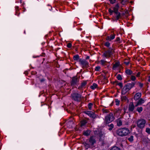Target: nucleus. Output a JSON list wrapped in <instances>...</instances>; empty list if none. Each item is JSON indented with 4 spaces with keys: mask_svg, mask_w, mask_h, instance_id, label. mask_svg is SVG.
Segmentation results:
<instances>
[{
    "mask_svg": "<svg viewBox=\"0 0 150 150\" xmlns=\"http://www.w3.org/2000/svg\"><path fill=\"white\" fill-rule=\"evenodd\" d=\"M146 122L144 119H141L137 121V127L140 128H143L145 125Z\"/></svg>",
    "mask_w": 150,
    "mask_h": 150,
    "instance_id": "6",
    "label": "nucleus"
},
{
    "mask_svg": "<svg viewBox=\"0 0 150 150\" xmlns=\"http://www.w3.org/2000/svg\"><path fill=\"white\" fill-rule=\"evenodd\" d=\"M102 111L103 113H108L109 112L108 110L105 109H103Z\"/></svg>",
    "mask_w": 150,
    "mask_h": 150,
    "instance_id": "46",
    "label": "nucleus"
},
{
    "mask_svg": "<svg viewBox=\"0 0 150 150\" xmlns=\"http://www.w3.org/2000/svg\"><path fill=\"white\" fill-rule=\"evenodd\" d=\"M71 96L73 99L76 101L80 102L81 99V96L78 93H73Z\"/></svg>",
    "mask_w": 150,
    "mask_h": 150,
    "instance_id": "7",
    "label": "nucleus"
},
{
    "mask_svg": "<svg viewBox=\"0 0 150 150\" xmlns=\"http://www.w3.org/2000/svg\"><path fill=\"white\" fill-rule=\"evenodd\" d=\"M116 133L118 135L123 137L127 135L129 133V131L128 128H124L118 129Z\"/></svg>",
    "mask_w": 150,
    "mask_h": 150,
    "instance_id": "2",
    "label": "nucleus"
},
{
    "mask_svg": "<svg viewBox=\"0 0 150 150\" xmlns=\"http://www.w3.org/2000/svg\"><path fill=\"white\" fill-rule=\"evenodd\" d=\"M104 45L106 47H109L110 45V44L109 42H106L104 43Z\"/></svg>",
    "mask_w": 150,
    "mask_h": 150,
    "instance_id": "38",
    "label": "nucleus"
},
{
    "mask_svg": "<svg viewBox=\"0 0 150 150\" xmlns=\"http://www.w3.org/2000/svg\"><path fill=\"white\" fill-rule=\"evenodd\" d=\"M20 2L21 3H22V0H20Z\"/></svg>",
    "mask_w": 150,
    "mask_h": 150,
    "instance_id": "58",
    "label": "nucleus"
},
{
    "mask_svg": "<svg viewBox=\"0 0 150 150\" xmlns=\"http://www.w3.org/2000/svg\"><path fill=\"white\" fill-rule=\"evenodd\" d=\"M42 103H41V106H42Z\"/></svg>",
    "mask_w": 150,
    "mask_h": 150,
    "instance_id": "61",
    "label": "nucleus"
},
{
    "mask_svg": "<svg viewBox=\"0 0 150 150\" xmlns=\"http://www.w3.org/2000/svg\"><path fill=\"white\" fill-rule=\"evenodd\" d=\"M89 56H87L86 58V59H89Z\"/></svg>",
    "mask_w": 150,
    "mask_h": 150,
    "instance_id": "54",
    "label": "nucleus"
},
{
    "mask_svg": "<svg viewBox=\"0 0 150 150\" xmlns=\"http://www.w3.org/2000/svg\"><path fill=\"white\" fill-rule=\"evenodd\" d=\"M125 64H126L127 65L128 64L129 62H125Z\"/></svg>",
    "mask_w": 150,
    "mask_h": 150,
    "instance_id": "56",
    "label": "nucleus"
},
{
    "mask_svg": "<svg viewBox=\"0 0 150 150\" xmlns=\"http://www.w3.org/2000/svg\"><path fill=\"white\" fill-rule=\"evenodd\" d=\"M108 126L109 127V130L110 131L112 130L114 127V125L112 123L110 124V125H108Z\"/></svg>",
    "mask_w": 150,
    "mask_h": 150,
    "instance_id": "24",
    "label": "nucleus"
},
{
    "mask_svg": "<svg viewBox=\"0 0 150 150\" xmlns=\"http://www.w3.org/2000/svg\"><path fill=\"white\" fill-rule=\"evenodd\" d=\"M117 85L119 86L121 88L123 87L122 83L119 82L117 83Z\"/></svg>",
    "mask_w": 150,
    "mask_h": 150,
    "instance_id": "47",
    "label": "nucleus"
},
{
    "mask_svg": "<svg viewBox=\"0 0 150 150\" xmlns=\"http://www.w3.org/2000/svg\"><path fill=\"white\" fill-rule=\"evenodd\" d=\"M115 34L111 35L110 36H107L106 39L107 40L111 41L115 38Z\"/></svg>",
    "mask_w": 150,
    "mask_h": 150,
    "instance_id": "18",
    "label": "nucleus"
},
{
    "mask_svg": "<svg viewBox=\"0 0 150 150\" xmlns=\"http://www.w3.org/2000/svg\"><path fill=\"white\" fill-rule=\"evenodd\" d=\"M114 13L115 14L116 20L121 18V16L120 13L118 11L114 12Z\"/></svg>",
    "mask_w": 150,
    "mask_h": 150,
    "instance_id": "16",
    "label": "nucleus"
},
{
    "mask_svg": "<svg viewBox=\"0 0 150 150\" xmlns=\"http://www.w3.org/2000/svg\"><path fill=\"white\" fill-rule=\"evenodd\" d=\"M91 131L90 130H87L86 131H84L83 132V134L86 136H88L90 135Z\"/></svg>",
    "mask_w": 150,
    "mask_h": 150,
    "instance_id": "20",
    "label": "nucleus"
},
{
    "mask_svg": "<svg viewBox=\"0 0 150 150\" xmlns=\"http://www.w3.org/2000/svg\"><path fill=\"white\" fill-rule=\"evenodd\" d=\"M130 2L131 3H133V1H131Z\"/></svg>",
    "mask_w": 150,
    "mask_h": 150,
    "instance_id": "60",
    "label": "nucleus"
},
{
    "mask_svg": "<svg viewBox=\"0 0 150 150\" xmlns=\"http://www.w3.org/2000/svg\"><path fill=\"white\" fill-rule=\"evenodd\" d=\"M79 81V78L76 76H74L71 78L70 82L72 86H74L77 84Z\"/></svg>",
    "mask_w": 150,
    "mask_h": 150,
    "instance_id": "5",
    "label": "nucleus"
},
{
    "mask_svg": "<svg viewBox=\"0 0 150 150\" xmlns=\"http://www.w3.org/2000/svg\"><path fill=\"white\" fill-rule=\"evenodd\" d=\"M47 8H48L50 11H51L52 9V6L49 4L47 5Z\"/></svg>",
    "mask_w": 150,
    "mask_h": 150,
    "instance_id": "43",
    "label": "nucleus"
},
{
    "mask_svg": "<svg viewBox=\"0 0 150 150\" xmlns=\"http://www.w3.org/2000/svg\"><path fill=\"white\" fill-rule=\"evenodd\" d=\"M122 125V122L121 120H119L117 122V125L118 126H121Z\"/></svg>",
    "mask_w": 150,
    "mask_h": 150,
    "instance_id": "32",
    "label": "nucleus"
},
{
    "mask_svg": "<svg viewBox=\"0 0 150 150\" xmlns=\"http://www.w3.org/2000/svg\"><path fill=\"white\" fill-rule=\"evenodd\" d=\"M114 51L112 48H109L108 50L105 51L102 56L106 58H109L114 54Z\"/></svg>",
    "mask_w": 150,
    "mask_h": 150,
    "instance_id": "3",
    "label": "nucleus"
},
{
    "mask_svg": "<svg viewBox=\"0 0 150 150\" xmlns=\"http://www.w3.org/2000/svg\"><path fill=\"white\" fill-rule=\"evenodd\" d=\"M87 84V82L86 81H83L81 83V86H82L83 88Z\"/></svg>",
    "mask_w": 150,
    "mask_h": 150,
    "instance_id": "39",
    "label": "nucleus"
},
{
    "mask_svg": "<svg viewBox=\"0 0 150 150\" xmlns=\"http://www.w3.org/2000/svg\"><path fill=\"white\" fill-rule=\"evenodd\" d=\"M125 72L127 75H131L133 73L132 71L128 69L126 70Z\"/></svg>",
    "mask_w": 150,
    "mask_h": 150,
    "instance_id": "23",
    "label": "nucleus"
},
{
    "mask_svg": "<svg viewBox=\"0 0 150 150\" xmlns=\"http://www.w3.org/2000/svg\"><path fill=\"white\" fill-rule=\"evenodd\" d=\"M116 0H109L110 4H113L115 3Z\"/></svg>",
    "mask_w": 150,
    "mask_h": 150,
    "instance_id": "44",
    "label": "nucleus"
},
{
    "mask_svg": "<svg viewBox=\"0 0 150 150\" xmlns=\"http://www.w3.org/2000/svg\"><path fill=\"white\" fill-rule=\"evenodd\" d=\"M122 110V109L119 108L115 109L114 112L115 116L117 117H118L120 114Z\"/></svg>",
    "mask_w": 150,
    "mask_h": 150,
    "instance_id": "12",
    "label": "nucleus"
},
{
    "mask_svg": "<svg viewBox=\"0 0 150 150\" xmlns=\"http://www.w3.org/2000/svg\"><path fill=\"white\" fill-rule=\"evenodd\" d=\"M140 74V72H138L136 75L137 77H139Z\"/></svg>",
    "mask_w": 150,
    "mask_h": 150,
    "instance_id": "51",
    "label": "nucleus"
},
{
    "mask_svg": "<svg viewBox=\"0 0 150 150\" xmlns=\"http://www.w3.org/2000/svg\"><path fill=\"white\" fill-rule=\"evenodd\" d=\"M78 61L82 68H87L88 67V63L85 59H80Z\"/></svg>",
    "mask_w": 150,
    "mask_h": 150,
    "instance_id": "8",
    "label": "nucleus"
},
{
    "mask_svg": "<svg viewBox=\"0 0 150 150\" xmlns=\"http://www.w3.org/2000/svg\"><path fill=\"white\" fill-rule=\"evenodd\" d=\"M108 11L110 15H112L113 12H114V10H112L111 8L108 9Z\"/></svg>",
    "mask_w": 150,
    "mask_h": 150,
    "instance_id": "41",
    "label": "nucleus"
},
{
    "mask_svg": "<svg viewBox=\"0 0 150 150\" xmlns=\"http://www.w3.org/2000/svg\"><path fill=\"white\" fill-rule=\"evenodd\" d=\"M117 79L119 80H121L122 79V77L121 76L120 74H118L117 76Z\"/></svg>",
    "mask_w": 150,
    "mask_h": 150,
    "instance_id": "35",
    "label": "nucleus"
},
{
    "mask_svg": "<svg viewBox=\"0 0 150 150\" xmlns=\"http://www.w3.org/2000/svg\"><path fill=\"white\" fill-rule=\"evenodd\" d=\"M141 95L142 94L141 93H137L134 96V99L135 100H138L141 97Z\"/></svg>",
    "mask_w": 150,
    "mask_h": 150,
    "instance_id": "19",
    "label": "nucleus"
},
{
    "mask_svg": "<svg viewBox=\"0 0 150 150\" xmlns=\"http://www.w3.org/2000/svg\"><path fill=\"white\" fill-rule=\"evenodd\" d=\"M137 110L139 113H140L143 110V108L142 107H138L137 109Z\"/></svg>",
    "mask_w": 150,
    "mask_h": 150,
    "instance_id": "29",
    "label": "nucleus"
},
{
    "mask_svg": "<svg viewBox=\"0 0 150 150\" xmlns=\"http://www.w3.org/2000/svg\"><path fill=\"white\" fill-rule=\"evenodd\" d=\"M135 84V82H132L131 83L127 84L125 85L128 88L129 90L134 87Z\"/></svg>",
    "mask_w": 150,
    "mask_h": 150,
    "instance_id": "15",
    "label": "nucleus"
},
{
    "mask_svg": "<svg viewBox=\"0 0 150 150\" xmlns=\"http://www.w3.org/2000/svg\"><path fill=\"white\" fill-rule=\"evenodd\" d=\"M121 1V3L123 5H125L126 3L128 1L127 0H120Z\"/></svg>",
    "mask_w": 150,
    "mask_h": 150,
    "instance_id": "30",
    "label": "nucleus"
},
{
    "mask_svg": "<svg viewBox=\"0 0 150 150\" xmlns=\"http://www.w3.org/2000/svg\"><path fill=\"white\" fill-rule=\"evenodd\" d=\"M123 110H124V111H126V110H127V108H124V109H123Z\"/></svg>",
    "mask_w": 150,
    "mask_h": 150,
    "instance_id": "55",
    "label": "nucleus"
},
{
    "mask_svg": "<svg viewBox=\"0 0 150 150\" xmlns=\"http://www.w3.org/2000/svg\"><path fill=\"white\" fill-rule=\"evenodd\" d=\"M108 71H106V72H105V74H106L107 73H108Z\"/></svg>",
    "mask_w": 150,
    "mask_h": 150,
    "instance_id": "59",
    "label": "nucleus"
},
{
    "mask_svg": "<svg viewBox=\"0 0 150 150\" xmlns=\"http://www.w3.org/2000/svg\"><path fill=\"white\" fill-rule=\"evenodd\" d=\"M93 105V104L91 103H89L88 105V108L89 110H91V108H92V106Z\"/></svg>",
    "mask_w": 150,
    "mask_h": 150,
    "instance_id": "36",
    "label": "nucleus"
},
{
    "mask_svg": "<svg viewBox=\"0 0 150 150\" xmlns=\"http://www.w3.org/2000/svg\"><path fill=\"white\" fill-rule=\"evenodd\" d=\"M109 62H108L102 59L100 61V64L103 66H107V67L110 66Z\"/></svg>",
    "mask_w": 150,
    "mask_h": 150,
    "instance_id": "13",
    "label": "nucleus"
},
{
    "mask_svg": "<svg viewBox=\"0 0 150 150\" xmlns=\"http://www.w3.org/2000/svg\"><path fill=\"white\" fill-rule=\"evenodd\" d=\"M148 80V81L150 82V76H149Z\"/></svg>",
    "mask_w": 150,
    "mask_h": 150,
    "instance_id": "53",
    "label": "nucleus"
},
{
    "mask_svg": "<svg viewBox=\"0 0 150 150\" xmlns=\"http://www.w3.org/2000/svg\"><path fill=\"white\" fill-rule=\"evenodd\" d=\"M129 90L128 88L126 86V85H125L122 89L121 93L122 95H124Z\"/></svg>",
    "mask_w": 150,
    "mask_h": 150,
    "instance_id": "14",
    "label": "nucleus"
},
{
    "mask_svg": "<svg viewBox=\"0 0 150 150\" xmlns=\"http://www.w3.org/2000/svg\"><path fill=\"white\" fill-rule=\"evenodd\" d=\"M119 8V5L118 4H117L115 7L113 8V10L114 12L118 11Z\"/></svg>",
    "mask_w": 150,
    "mask_h": 150,
    "instance_id": "25",
    "label": "nucleus"
},
{
    "mask_svg": "<svg viewBox=\"0 0 150 150\" xmlns=\"http://www.w3.org/2000/svg\"><path fill=\"white\" fill-rule=\"evenodd\" d=\"M88 143L86 142L84 143V146L86 149L88 148H93L95 147L94 145L96 143V137L93 136H91L88 139Z\"/></svg>",
    "mask_w": 150,
    "mask_h": 150,
    "instance_id": "1",
    "label": "nucleus"
},
{
    "mask_svg": "<svg viewBox=\"0 0 150 150\" xmlns=\"http://www.w3.org/2000/svg\"><path fill=\"white\" fill-rule=\"evenodd\" d=\"M73 59L75 60H79L80 59H79V57L78 55H75L73 57Z\"/></svg>",
    "mask_w": 150,
    "mask_h": 150,
    "instance_id": "27",
    "label": "nucleus"
},
{
    "mask_svg": "<svg viewBox=\"0 0 150 150\" xmlns=\"http://www.w3.org/2000/svg\"><path fill=\"white\" fill-rule=\"evenodd\" d=\"M126 112V111H124V114H125Z\"/></svg>",
    "mask_w": 150,
    "mask_h": 150,
    "instance_id": "57",
    "label": "nucleus"
},
{
    "mask_svg": "<svg viewBox=\"0 0 150 150\" xmlns=\"http://www.w3.org/2000/svg\"><path fill=\"white\" fill-rule=\"evenodd\" d=\"M133 136L132 135H131L128 138V139L129 142H132L133 141Z\"/></svg>",
    "mask_w": 150,
    "mask_h": 150,
    "instance_id": "31",
    "label": "nucleus"
},
{
    "mask_svg": "<svg viewBox=\"0 0 150 150\" xmlns=\"http://www.w3.org/2000/svg\"><path fill=\"white\" fill-rule=\"evenodd\" d=\"M139 83V86L141 88L143 86V84L141 83Z\"/></svg>",
    "mask_w": 150,
    "mask_h": 150,
    "instance_id": "49",
    "label": "nucleus"
},
{
    "mask_svg": "<svg viewBox=\"0 0 150 150\" xmlns=\"http://www.w3.org/2000/svg\"><path fill=\"white\" fill-rule=\"evenodd\" d=\"M120 101L117 99H116L115 100V102L116 103V105H118L120 104Z\"/></svg>",
    "mask_w": 150,
    "mask_h": 150,
    "instance_id": "40",
    "label": "nucleus"
},
{
    "mask_svg": "<svg viewBox=\"0 0 150 150\" xmlns=\"http://www.w3.org/2000/svg\"><path fill=\"white\" fill-rule=\"evenodd\" d=\"M71 44L70 43H68L67 45V47L69 48L71 47Z\"/></svg>",
    "mask_w": 150,
    "mask_h": 150,
    "instance_id": "45",
    "label": "nucleus"
},
{
    "mask_svg": "<svg viewBox=\"0 0 150 150\" xmlns=\"http://www.w3.org/2000/svg\"><path fill=\"white\" fill-rule=\"evenodd\" d=\"M84 112L88 115L90 117L93 119H95L97 117L96 115L94 113L92 112L89 111H84Z\"/></svg>",
    "mask_w": 150,
    "mask_h": 150,
    "instance_id": "10",
    "label": "nucleus"
},
{
    "mask_svg": "<svg viewBox=\"0 0 150 150\" xmlns=\"http://www.w3.org/2000/svg\"><path fill=\"white\" fill-rule=\"evenodd\" d=\"M146 131L148 133L150 134V129L149 128H147L146 129Z\"/></svg>",
    "mask_w": 150,
    "mask_h": 150,
    "instance_id": "42",
    "label": "nucleus"
},
{
    "mask_svg": "<svg viewBox=\"0 0 150 150\" xmlns=\"http://www.w3.org/2000/svg\"><path fill=\"white\" fill-rule=\"evenodd\" d=\"M120 65V62H117L115 63L114 64L113 66L112 67V69H115L116 68L118 67Z\"/></svg>",
    "mask_w": 150,
    "mask_h": 150,
    "instance_id": "21",
    "label": "nucleus"
},
{
    "mask_svg": "<svg viewBox=\"0 0 150 150\" xmlns=\"http://www.w3.org/2000/svg\"><path fill=\"white\" fill-rule=\"evenodd\" d=\"M144 102V100L142 98H140L136 103V104L135 105V106L137 107L139 105H141Z\"/></svg>",
    "mask_w": 150,
    "mask_h": 150,
    "instance_id": "17",
    "label": "nucleus"
},
{
    "mask_svg": "<svg viewBox=\"0 0 150 150\" xmlns=\"http://www.w3.org/2000/svg\"><path fill=\"white\" fill-rule=\"evenodd\" d=\"M110 150H120V149L119 147L115 146L112 147Z\"/></svg>",
    "mask_w": 150,
    "mask_h": 150,
    "instance_id": "28",
    "label": "nucleus"
},
{
    "mask_svg": "<svg viewBox=\"0 0 150 150\" xmlns=\"http://www.w3.org/2000/svg\"><path fill=\"white\" fill-rule=\"evenodd\" d=\"M98 138L99 139V141L103 142L105 137L104 133L102 132H100L98 134Z\"/></svg>",
    "mask_w": 150,
    "mask_h": 150,
    "instance_id": "11",
    "label": "nucleus"
},
{
    "mask_svg": "<svg viewBox=\"0 0 150 150\" xmlns=\"http://www.w3.org/2000/svg\"><path fill=\"white\" fill-rule=\"evenodd\" d=\"M121 99L122 100V101H126L127 99V98L125 96H122Z\"/></svg>",
    "mask_w": 150,
    "mask_h": 150,
    "instance_id": "33",
    "label": "nucleus"
},
{
    "mask_svg": "<svg viewBox=\"0 0 150 150\" xmlns=\"http://www.w3.org/2000/svg\"><path fill=\"white\" fill-rule=\"evenodd\" d=\"M97 86V85L95 83H93L92 85L91 86V88L92 89H94L95 88H96Z\"/></svg>",
    "mask_w": 150,
    "mask_h": 150,
    "instance_id": "26",
    "label": "nucleus"
},
{
    "mask_svg": "<svg viewBox=\"0 0 150 150\" xmlns=\"http://www.w3.org/2000/svg\"><path fill=\"white\" fill-rule=\"evenodd\" d=\"M83 88V87L82 86H81V85L79 87L78 89H79V90H82Z\"/></svg>",
    "mask_w": 150,
    "mask_h": 150,
    "instance_id": "50",
    "label": "nucleus"
},
{
    "mask_svg": "<svg viewBox=\"0 0 150 150\" xmlns=\"http://www.w3.org/2000/svg\"><path fill=\"white\" fill-rule=\"evenodd\" d=\"M45 79H42L40 80V81L41 82H43L44 81H45Z\"/></svg>",
    "mask_w": 150,
    "mask_h": 150,
    "instance_id": "52",
    "label": "nucleus"
},
{
    "mask_svg": "<svg viewBox=\"0 0 150 150\" xmlns=\"http://www.w3.org/2000/svg\"><path fill=\"white\" fill-rule=\"evenodd\" d=\"M130 79L132 81H135V80L136 79V78L135 77V76H134L132 75L130 76Z\"/></svg>",
    "mask_w": 150,
    "mask_h": 150,
    "instance_id": "34",
    "label": "nucleus"
},
{
    "mask_svg": "<svg viewBox=\"0 0 150 150\" xmlns=\"http://www.w3.org/2000/svg\"><path fill=\"white\" fill-rule=\"evenodd\" d=\"M135 106L134 105L133 102L130 103L129 105L128 111L127 112V113H129V114L133 112H134V111L135 108Z\"/></svg>",
    "mask_w": 150,
    "mask_h": 150,
    "instance_id": "9",
    "label": "nucleus"
},
{
    "mask_svg": "<svg viewBox=\"0 0 150 150\" xmlns=\"http://www.w3.org/2000/svg\"><path fill=\"white\" fill-rule=\"evenodd\" d=\"M100 69V67L99 66H98L96 67L95 70L97 71H99Z\"/></svg>",
    "mask_w": 150,
    "mask_h": 150,
    "instance_id": "37",
    "label": "nucleus"
},
{
    "mask_svg": "<svg viewBox=\"0 0 150 150\" xmlns=\"http://www.w3.org/2000/svg\"><path fill=\"white\" fill-rule=\"evenodd\" d=\"M120 39L119 37H117L116 38L115 41L117 42H120Z\"/></svg>",
    "mask_w": 150,
    "mask_h": 150,
    "instance_id": "48",
    "label": "nucleus"
},
{
    "mask_svg": "<svg viewBox=\"0 0 150 150\" xmlns=\"http://www.w3.org/2000/svg\"><path fill=\"white\" fill-rule=\"evenodd\" d=\"M87 122V121L86 120H82L80 122L81 126L82 127L84 126Z\"/></svg>",
    "mask_w": 150,
    "mask_h": 150,
    "instance_id": "22",
    "label": "nucleus"
},
{
    "mask_svg": "<svg viewBox=\"0 0 150 150\" xmlns=\"http://www.w3.org/2000/svg\"><path fill=\"white\" fill-rule=\"evenodd\" d=\"M115 118L113 113H110L105 117V121L106 123H109L112 121Z\"/></svg>",
    "mask_w": 150,
    "mask_h": 150,
    "instance_id": "4",
    "label": "nucleus"
}]
</instances>
